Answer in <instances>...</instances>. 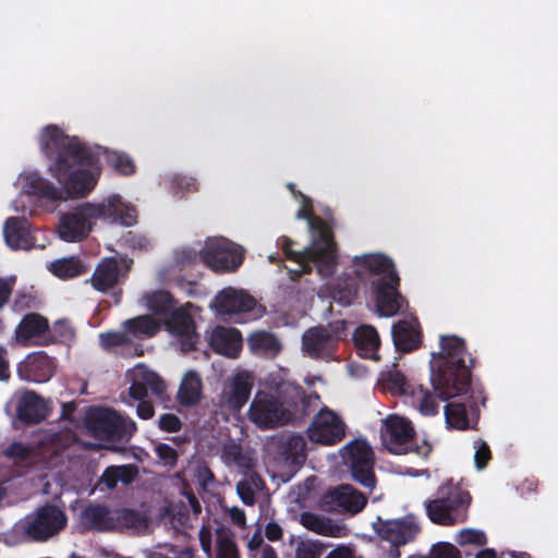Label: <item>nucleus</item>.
<instances>
[{"label":"nucleus","instance_id":"69168bd1","mask_svg":"<svg viewBox=\"0 0 558 558\" xmlns=\"http://www.w3.org/2000/svg\"><path fill=\"white\" fill-rule=\"evenodd\" d=\"M197 259H201V253L197 254L191 248H183L177 255V260L182 265L193 264Z\"/></svg>","mask_w":558,"mask_h":558},{"label":"nucleus","instance_id":"0eeeda50","mask_svg":"<svg viewBox=\"0 0 558 558\" xmlns=\"http://www.w3.org/2000/svg\"><path fill=\"white\" fill-rule=\"evenodd\" d=\"M66 523L68 517L63 510L56 505L46 504L17 522L14 531L29 541L46 542L59 534Z\"/></svg>","mask_w":558,"mask_h":558},{"label":"nucleus","instance_id":"f704fd0d","mask_svg":"<svg viewBox=\"0 0 558 558\" xmlns=\"http://www.w3.org/2000/svg\"><path fill=\"white\" fill-rule=\"evenodd\" d=\"M216 558H241L234 533L227 526L220 525L215 531Z\"/></svg>","mask_w":558,"mask_h":558},{"label":"nucleus","instance_id":"49530a36","mask_svg":"<svg viewBox=\"0 0 558 558\" xmlns=\"http://www.w3.org/2000/svg\"><path fill=\"white\" fill-rule=\"evenodd\" d=\"M325 548L318 541H302L295 548V558H319Z\"/></svg>","mask_w":558,"mask_h":558},{"label":"nucleus","instance_id":"1a4fd4ad","mask_svg":"<svg viewBox=\"0 0 558 558\" xmlns=\"http://www.w3.org/2000/svg\"><path fill=\"white\" fill-rule=\"evenodd\" d=\"M85 426L93 437L107 441H121L136 430L134 422H126L117 411L107 408L92 409Z\"/></svg>","mask_w":558,"mask_h":558},{"label":"nucleus","instance_id":"37998d69","mask_svg":"<svg viewBox=\"0 0 558 558\" xmlns=\"http://www.w3.org/2000/svg\"><path fill=\"white\" fill-rule=\"evenodd\" d=\"M305 442L301 436H290L280 446L281 454L286 460H292L293 463H300L305 459Z\"/></svg>","mask_w":558,"mask_h":558},{"label":"nucleus","instance_id":"c03bdc74","mask_svg":"<svg viewBox=\"0 0 558 558\" xmlns=\"http://www.w3.org/2000/svg\"><path fill=\"white\" fill-rule=\"evenodd\" d=\"M135 376H137L146 389H150L155 396H161L166 390V384L162 378L154 371L148 369L144 365L136 367Z\"/></svg>","mask_w":558,"mask_h":558},{"label":"nucleus","instance_id":"39448f33","mask_svg":"<svg viewBox=\"0 0 558 558\" xmlns=\"http://www.w3.org/2000/svg\"><path fill=\"white\" fill-rule=\"evenodd\" d=\"M355 278L339 277L335 290L339 294V300L350 304L357 295L360 283L371 280L372 282H381L398 277L395 263L388 256L381 253H369L354 256L352 259Z\"/></svg>","mask_w":558,"mask_h":558},{"label":"nucleus","instance_id":"c9c22d12","mask_svg":"<svg viewBox=\"0 0 558 558\" xmlns=\"http://www.w3.org/2000/svg\"><path fill=\"white\" fill-rule=\"evenodd\" d=\"M300 523L305 529L324 536L337 537L341 530L338 525L332 524L330 520L310 511H304L300 514Z\"/></svg>","mask_w":558,"mask_h":558},{"label":"nucleus","instance_id":"4468645a","mask_svg":"<svg viewBox=\"0 0 558 558\" xmlns=\"http://www.w3.org/2000/svg\"><path fill=\"white\" fill-rule=\"evenodd\" d=\"M319 504L322 509L328 512L356 514L365 508L367 498L353 486L342 484L329 488L322 496Z\"/></svg>","mask_w":558,"mask_h":558},{"label":"nucleus","instance_id":"ddd939ff","mask_svg":"<svg viewBox=\"0 0 558 558\" xmlns=\"http://www.w3.org/2000/svg\"><path fill=\"white\" fill-rule=\"evenodd\" d=\"M461 397H463V401L453 400L446 404L445 418L450 427L468 429L470 428L471 418L478 416V405L485 404L486 397L482 389L472 387V381L470 383V390Z\"/></svg>","mask_w":558,"mask_h":558},{"label":"nucleus","instance_id":"72a5a7b5","mask_svg":"<svg viewBox=\"0 0 558 558\" xmlns=\"http://www.w3.org/2000/svg\"><path fill=\"white\" fill-rule=\"evenodd\" d=\"M165 325L167 330L177 337L195 333L196 330L193 316L183 307L174 308L167 316Z\"/></svg>","mask_w":558,"mask_h":558},{"label":"nucleus","instance_id":"a19ab883","mask_svg":"<svg viewBox=\"0 0 558 558\" xmlns=\"http://www.w3.org/2000/svg\"><path fill=\"white\" fill-rule=\"evenodd\" d=\"M75 336L73 327L65 319L57 320L52 328H49L48 336L44 340H37L36 345H49L51 343L72 340Z\"/></svg>","mask_w":558,"mask_h":558},{"label":"nucleus","instance_id":"de8ad7c7","mask_svg":"<svg viewBox=\"0 0 558 558\" xmlns=\"http://www.w3.org/2000/svg\"><path fill=\"white\" fill-rule=\"evenodd\" d=\"M155 453L159 462L169 469H173L179 459L178 451L168 444L159 442L155 446Z\"/></svg>","mask_w":558,"mask_h":558},{"label":"nucleus","instance_id":"20e7f679","mask_svg":"<svg viewBox=\"0 0 558 558\" xmlns=\"http://www.w3.org/2000/svg\"><path fill=\"white\" fill-rule=\"evenodd\" d=\"M471 504L470 492L448 478L437 488L434 498L425 501L426 515L435 524L452 526L468 520Z\"/></svg>","mask_w":558,"mask_h":558},{"label":"nucleus","instance_id":"6e6d98bb","mask_svg":"<svg viewBox=\"0 0 558 558\" xmlns=\"http://www.w3.org/2000/svg\"><path fill=\"white\" fill-rule=\"evenodd\" d=\"M236 492L240 499L246 506H253L256 501L255 490L252 487V484L247 480H242L236 484Z\"/></svg>","mask_w":558,"mask_h":558},{"label":"nucleus","instance_id":"bb28decb","mask_svg":"<svg viewBox=\"0 0 558 558\" xmlns=\"http://www.w3.org/2000/svg\"><path fill=\"white\" fill-rule=\"evenodd\" d=\"M281 248L284 253V256L298 263L300 265V269L295 271V275L298 277L302 276L303 274H310L312 271L313 266L317 268L318 274L324 277H330L333 274H326L322 271V263L320 259L316 258L313 254L310 253L311 245L303 252H298L292 250L293 241L288 236H281L279 239Z\"/></svg>","mask_w":558,"mask_h":558},{"label":"nucleus","instance_id":"473e14b6","mask_svg":"<svg viewBox=\"0 0 558 558\" xmlns=\"http://www.w3.org/2000/svg\"><path fill=\"white\" fill-rule=\"evenodd\" d=\"M82 519L90 530L104 532L114 527V519L111 517L110 510L105 505L88 506L82 512Z\"/></svg>","mask_w":558,"mask_h":558},{"label":"nucleus","instance_id":"4d7b16f0","mask_svg":"<svg viewBox=\"0 0 558 558\" xmlns=\"http://www.w3.org/2000/svg\"><path fill=\"white\" fill-rule=\"evenodd\" d=\"M313 411L311 397L304 396L295 403V417L291 416V422L295 425L298 424L296 421H303L305 417L310 416Z\"/></svg>","mask_w":558,"mask_h":558},{"label":"nucleus","instance_id":"c756f323","mask_svg":"<svg viewBox=\"0 0 558 558\" xmlns=\"http://www.w3.org/2000/svg\"><path fill=\"white\" fill-rule=\"evenodd\" d=\"M221 458L227 465L236 466L244 475H247L255 466L252 453L234 441L223 445Z\"/></svg>","mask_w":558,"mask_h":558},{"label":"nucleus","instance_id":"7c9ffc66","mask_svg":"<svg viewBox=\"0 0 558 558\" xmlns=\"http://www.w3.org/2000/svg\"><path fill=\"white\" fill-rule=\"evenodd\" d=\"M138 474L133 464L107 466L98 480L97 486L105 485L107 489H114L119 482L124 485L131 484Z\"/></svg>","mask_w":558,"mask_h":558},{"label":"nucleus","instance_id":"9b49d317","mask_svg":"<svg viewBox=\"0 0 558 558\" xmlns=\"http://www.w3.org/2000/svg\"><path fill=\"white\" fill-rule=\"evenodd\" d=\"M345 423L327 407L319 410L307 427V437L311 441L324 446L339 444L345 437Z\"/></svg>","mask_w":558,"mask_h":558},{"label":"nucleus","instance_id":"412c9836","mask_svg":"<svg viewBox=\"0 0 558 558\" xmlns=\"http://www.w3.org/2000/svg\"><path fill=\"white\" fill-rule=\"evenodd\" d=\"M53 373V361L43 351L28 354L17 365L19 376L28 381L46 383L52 377Z\"/></svg>","mask_w":558,"mask_h":558},{"label":"nucleus","instance_id":"13d9d810","mask_svg":"<svg viewBox=\"0 0 558 558\" xmlns=\"http://www.w3.org/2000/svg\"><path fill=\"white\" fill-rule=\"evenodd\" d=\"M433 558H461V553L450 543H439L434 546Z\"/></svg>","mask_w":558,"mask_h":558},{"label":"nucleus","instance_id":"6ab92c4d","mask_svg":"<svg viewBox=\"0 0 558 558\" xmlns=\"http://www.w3.org/2000/svg\"><path fill=\"white\" fill-rule=\"evenodd\" d=\"M302 349L312 359L329 361L336 354L337 344L325 326L308 328L302 337Z\"/></svg>","mask_w":558,"mask_h":558},{"label":"nucleus","instance_id":"7ed1b4c3","mask_svg":"<svg viewBox=\"0 0 558 558\" xmlns=\"http://www.w3.org/2000/svg\"><path fill=\"white\" fill-rule=\"evenodd\" d=\"M92 220H105L131 227L137 221L134 206L123 203L120 195H110L100 203H83L73 211L61 216L58 233L65 242H80L92 230Z\"/></svg>","mask_w":558,"mask_h":558},{"label":"nucleus","instance_id":"b1692460","mask_svg":"<svg viewBox=\"0 0 558 558\" xmlns=\"http://www.w3.org/2000/svg\"><path fill=\"white\" fill-rule=\"evenodd\" d=\"M49 322L38 313H28L23 316L15 328L16 340L26 345L36 344L37 340H44L48 336Z\"/></svg>","mask_w":558,"mask_h":558},{"label":"nucleus","instance_id":"c85d7f7f","mask_svg":"<svg viewBox=\"0 0 558 558\" xmlns=\"http://www.w3.org/2000/svg\"><path fill=\"white\" fill-rule=\"evenodd\" d=\"M392 340L398 351L408 353L420 347L421 335L407 320H399L392 325L391 329Z\"/></svg>","mask_w":558,"mask_h":558},{"label":"nucleus","instance_id":"f3484780","mask_svg":"<svg viewBox=\"0 0 558 558\" xmlns=\"http://www.w3.org/2000/svg\"><path fill=\"white\" fill-rule=\"evenodd\" d=\"M377 535L383 539L391 544L392 547L398 550L400 546H403L412 542L417 533L420 526L411 517H403L396 520H381L374 524ZM400 554L397 551L396 558H399Z\"/></svg>","mask_w":558,"mask_h":558},{"label":"nucleus","instance_id":"f03ea898","mask_svg":"<svg viewBox=\"0 0 558 558\" xmlns=\"http://www.w3.org/2000/svg\"><path fill=\"white\" fill-rule=\"evenodd\" d=\"M474 360L468 353L465 342L457 336H441L440 351L430 360L432 385L434 392L416 385L410 396L414 407L423 415L438 413L439 401H447L470 390L471 369Z\"/></svg>","mask_w":558,"mask_h":558},{"label":"nucleus","instance_id":"cd10ccee","mask_svg":"<svg viewBox=\"0 0 558 558\" xmlns=\"http://www.w3.org/2000/svg\"><path fill=\"white\" fill-rule=\"evenodd\" d=\"M203 397V383L195 371H189L182 378L177 401L183 407H194L198 404Z\"/></svg>","mask_w":558,"mask_h":558},{"label":"nucleus","instance_id":"6e6552de","mask_svg":"<svg viewBox=\"0 0 558 558\" xmlns=\"http://www.w3.org/2000/svg\"><path fill=\"white\" fill-rule=\"evenodd\" d=\"M381 438L388 451L395 454L413 451L427 458L432 452V446L427 441H423L422 445L414 444L415 430L411 422L397 415H389L385 420Z\"/></svg>","mask_w":558,"mask_h":558},{"label":"nucleus","instance_id":"680f3d73","mask_svg":"<svg viewBox=\"0 0 558 558\" xmlns=\"http://www.w3.org/2000/svg\"><path fill=\"white\" fill-rule=\"evenodd\" d=\"M5 456L9 458L25 460L31 456V448L23 442L14 441L5 449Z\"/></svg>","mask_w":558,"mask_h":558},{"label":"nucleus","instance_id":"5701e85b","mask_svg":"<svg viewBox=\"0 0 558 558\" xmlns=\"http://www.w3.org/2000/svg\"><path fill=\"white\" fill-rule=\"evenodd\" d=\"M242 335L240 330L233 327H216L210 336V347L214 352L235 359L242 350Z\"/></svg>","mask_w":558,"mask_h":558},{"label":"nucleus","instance_id":"9d476101","mask_svg":"<svg viewBox=\"0 0 558 558\" xmlns=\"http://www.w3.org/2000/svg\"><path fill=\"white\" fill-rule=\"evenodd\" d=\"M248 418L262 429H272L291 422V412L274 395L257 391L248 409Z\"/></svg>","mask_w":558,"mask_h":558},{"label":"nucleus","instance_id":"603ef678","mask_svg":"<svg viewBox=\"0 0 558 558\" xmlns=\"http://www.w3.org/2000/svg\"><path fill=\"white\" fill-rule=\"evenodd\" d=\"M195 477L197 483L204 490H208L209 487L214 486L216 483L214 472L205 462L197 463L195 468Z\"/></svg>","mask_w":558,"mask_h":558},{"label":"nucleus","instance_id":"2eb2a0df","mask_svg":"<svg viewBox=\"0 0 558 558\" xmlns=\"http://www.w3.org/2000/svg\"><path fill=\"white\" fill-rule=\"evenodd\" d=\"M201 260L216 272H231L242 265L243 255L230 242L216 240L201 251Z\"/></svg>","mask_w":558,"mask_h":558},{"label":"nucleus","instance_id":"58836bf2","mask_svg":"<svg viewBox=\"0 0 558 558\" xmlns=\"http://www.w3.org/2000/svg\"><path fill=\"white\" fill-rule=\"evenodd\" d=\"M384 386L392 393L410 396L417 384L410 383L398 369L388 371L383 374Z\"/></svg>","mask_w":558,"mask_h":558},{"label":"nucleus","instance_id":"864d4df0","mask_svg":"<svg viewBox=\"0 0 558 558\" xmlns=\"http://www.w3.org/2000/svg\"><path fill=\"white\" fill-rule=\"evenodd\" d=\"M158 427L166 433H177L182 428V422L173 413H163L159 416Z\"/></svg>","mask_w":558,"mask_h":558},{"label":"nucleus","instance_id":"338daca9","mask_svg":"<svg viewBox=\"0 0 558 558\" xmlns=\"http://www.w3.org/2000/svg\"><path fill=\"white\" fill-rule=\"evenodd\" d=\"M136 413L142 420H149L154 416L155 410L150 401L142 400L137 404Z\"/></svg>","mask_w":558,"mask_h":558},{"label":"nucleus","instance_id":"774afa93","mask_svg":"<svg viewBox=\"0 0 558 558\" xmlns=\"http://www.w3.org/2000/svg\"><path fill=\"white\" fill-rule=\"evenodd\" d=\"M325 558H356L353 550L347 546H338Z\"/></svg>","mask_w":558,"mask_h":558},{"label":"nucleus","instance_id":"e2e57ef3","mask_svg":"<svg viewBox=\"0 0 558 558\" xmlns=\"http://www.w3.org/2000/svg\"><path fill=\"white\" fill-rule=\"evenodd\" d=\"M129 393L132 399L137 401L145 400L147 397V389L137 376H135V379L131 384Z\"/></svg>","mask_w":558,"mask_h":558},{"label":"nucleus","instance_id":"4be33fe9","mask_svg":"<svg viewBox=\"0 0 558 558\" xmlns=\"http://www.w3.org/2000/svg\"><path fill=\"white\" fill-rule=\"evenodd\" d=\"M253 380L248 373L240 372L232 377L222 392V400L231 412H239L248 401Z\"/></svg>","mask_w":558,"mask_h":558},{"label":"nucleus","instance_id":"a211bd4d","mask_svg":"<svg viewBox=\"0 0 558 558\" xmlns=\"http://www.w3.org/2000/svg\"><path fill=\"white\" fill-rule=\"evenodd\" d=\"M399 276L381 282H372L375 304L379 315L386 317L395 316L408 305L407 300L399 291Z\"/></svg>","mask_w":558,"mask_h":558},{"label":"nucleus","instance_id":"4c0bfd02","mask_svg":"<svg viewBox=\"0 0 558 558\" xmlns=\"http://www.w3.org/2000/svg\"><path fill=\"white\" fill-rule=\"evenodd\" d=\"M50 271L60 279H71L84 274L85 266L80 258L72 256L52 262Z\"/></svg>","mask_w":558,"mask_h":558},{"label":"nucleus","instance_id":"2f4dec72","mask_svg":"<svg viewBox=\"0 0 558 558\" xmlns=\"http://www.w3.org/2000/svg\"><path fill=\"white\" fill-rule=\"evenodd\" d=\"M251 351L256 355L275 356L281 351V343L278 338L269 331L258 330L247 338Z\"/></svg>","mask_w":558,"mask_h":558},{"label":"nucleus","instance_id":"a878e982","mask_svg":"<svg viewBox=\"0 0 558 558\" xmlns=\"http://www.w3.org/2000/svg\"><path fill=\"white\" fill-rule=\"evenodd\" d=\"M16 416L25 424L41 422L47 416V407L44 399L34 391H25L19 399Z\"/></svg>","mask_w":558,"mask_h":558},{"label":"nucleus","instance_id":"393cba45","mask_svg":"<svg viewBox=\"0 0 558 558\" xmlns=\"http://www.w3.org/2000/svg\"><path fill=\"white\" fill-rule=\"evenodd\" d=\"M5 243L13 250H31L33 238L29 231V223L26 218L10 217L3 227Z\"/></svg>","mask_w":558,"mask_h":558},{"label":"nucleus","instance_id":"09e8293b","mask_svg":"<svg viewBox=\"0 0 558 558\" xmlns=\"http://www.w3.org/2000/svg\"><path fill=\"white\" fill-rule=\"evenodd\" d=\"M170 183L174 194L193 193L197 191L196 180L186 175L174 174Z\"/></svg>","mask_w":558,"mask_h":558},{"label":"nucleus","instance_id":"aec40b11","mask_svg":"<svg viewBox=\"0 0 558 558\" xmlns=\"http://www.w3.org/2000/svg\"><path fill=\"white\" fill-rule=\"evenodd\" d=\"M256 306V300L243 290L225 288L215 296L213 307L220 315L250 313Z\"/></svg>","mask_w":558,"mask_h":558},{"label":"nucleus","instance_id":"5fc2aeb1","mask_svg":"<svg viewBox=\"0 0 558 558\" xmlns=\"http://www.w3.org/2000/svg\"><path fill=\"white\" fill-rule=\"evenodd\" d=\"M460 545L472 544L476 546H484L487 543V537L484 532L473 529H465L460 534Z\"/></svg>","mask_w":558,"mask_h":558},{"label":"nucleus","instance_id":"e433bc0d","mask_svg":"<svg viewBox=\"0 0 558 558\" xmlns=\"http://www.w3.org/2000/svg\"><path fill=\"white\" fill-rule=\"evenodd\" d=\"M129 333L138 339L154 337L160 330V324L148 315H141L124 323Z\"/></svg>","mask_w":558,"mask_h":558},{"label":"nucleus","instance_id":"0e129e2a","mask_svg":"<svg viewBox=\"0 0 558 558\" xmlns=\"http://www.w3.org/2000/svg\"><path fill=\"white\" fill-rule=\"evenodd\" d=\"M282 535H283L282 529L277 522L271 521L266 524L265 536L270 542H276V541L281 539Z\"/></svg>","mask_w":558,"mask_h":558},{"label":"nucleus","instance_id":"8fccbe9b","mask_svg":"<svg viewBox=\"0 0 558 558\" xmlns=\"http://www.w3.org/2000/svg\"><path fill=\"white\" fill-rule=\"evenodd\" d=\"M474 463L477 470H483L492 460V451L486 441L477 439L474 441Z\"/></svg>","mask_w":558,"mask_h":558},{"label":"nucleus","instance_id":"79ce46f5","mask_svg":"<svg viewBox=\"0 0 558 558\" xmlns=\"http://www.w3.org/2000/svg\"><path fill=\"white\" fill-rule=\"evenodd\" d=\"M353 338L359 349L369 352H375L380 344L378 332L373 326H360Z\"/></svg>","mask_w":558,"mask_h":558},{"label":"nucleus","instance_id":"052dcab7","mask_svg":"<svg viewBox=\"0 0 558 558\" xmlns=\"http://www.w3.org/2000/svg\"><path fill=\"white\" fill-rule=\"evenodd\" d=\"M198 538L202 550L206 554L208 558H213V533L210 526L203 525L199 529Z\"/></svg>","mask_w":558,"mask_h":558},{"label":"nucleus","instance_id":"ea45409f","mask_svg":"<svg viewBox=\"0 0 558 558\" xmlns=\"http://www.w3.org/2000/svg\"><path fill=\"white\" fill-rule=\"evenodd\" d=\"M147 307L157 315L168 316L175 305L173 296L168 291H155L146 298Z\"/></svg>","mask_w":558,"mask_h":558},{"label":"nucleus","instance_id":"a18cd8bd","mask_svg":"<svg viewBox=\"0 0 558 558\" xmlns=\"http://www.w3.org/2000/svg\"><path fill=\"white\" fill-rule=\"evenodd\" d=\"M116 521L124 527H143L146 525L147 520L145 515L134 509L124 508L117 512Z\"/></svg>","mask_w":558,"mask_h":558},{"label":"nucleus","instance_id":"423d86ee","mask_svg":"<svg viewBox=\"0 0 558 558\" xmlns=\"http://www.w3.org/2000/svg\"><path fill=\"white\" fill-rule=\"evenodd\" d=\"M299 219H307L311 230L314 233L310 253L318 260L320 259L322 271L326 274H335L338 254L337 243L330 226L320 217L313 215L312 205L308 201L298 210Z\"/></svg>","mask_w":558,"mask_h":558},{"label":"nucleus","instance_id":"dca6fc26","mask_svg":"<svg viewBox=\"0 0 558 558\" xmlns=\"http://www.w3.org/2000/svg\"><path fill=\"white\" fill-rule=\"evenodd\" d=\"M133 260L128 257H105L96 266L92 277V287L99 292H107L113 289L128 276Z\"/></svg>","mask_w":558,"mask_h":558},{"label":"nucleus","instance_id":"f257e3e1","mask_svg":"<svg viewBox=\"0 0 558 558\" xmlns=\"http://www.w3.org/2000/svg\"><path fill=\"white\" fill-rule=\"evenodd\" d=\"M41 150L53 162L49 171L61 184L56 186L37 173L25 177V192L40 199L59 202L70 198H81L88 195L97 184L96 174L84 167H96L100 156L114 171L122 175H131L136 171L134 160L123 151L109 150L101 146H88L78 137L69 136L54 124L47 125L40 137Z\"/></svg>","mask_w":558,"mask_h":558},{"label":"nucleus","instance_id":"bf43d9fd","mask_svg":"<svg viewBox=\"0 0 558 558\" xmlns=\"http://www.w3.org/2000/svg\"><path fill=\"white\" fill-rule=\"evenodd\" d=\"M325 329L329 333V336L335 340V343L338 345L339 341L347 337V322L345 320H335L325 326Z\"/></svg>","mask_w":558,"mask_h":558},{"label":"nucleus","instance_id":"3c124183","mask_svg":"<svg viewBox=\"0 0 558 558\" xmlns=\"http://www.w3.org/2000/svg\"><path fill=\"white\" fill-rule=\"evenodd\" d=\"M100 344L105 349H112L130 342V338L122 331H108L99 335Z\"/></svg>","mask_w":558,"mask_h":558},{"label":"nucleus","instance_id":"f8f14e48","mask_svg":"<svg viewBox=\"0 0 558 558\" xmlns=\"http://www.w3.org/2000/svg\"><path fill=\"white\" fill-rule=\"evenodd\" d=\"M345 462L352 478L365 488L373 489L376 485L374 473V451L365 441H352L347 446Z\"/></svg>","mask_w":558,"mask_h":558}]
</instances>
